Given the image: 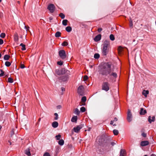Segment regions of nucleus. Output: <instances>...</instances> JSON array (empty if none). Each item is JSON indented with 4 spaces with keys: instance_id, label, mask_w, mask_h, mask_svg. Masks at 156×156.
Here are the masks:
<instances>
[{
    "instance_id": "1",
    "label": "nucleus",
    "mask_w": 156,
    "mask_h": 156,
    "mask_svg": "<svg viewBox=\"0 0 156 156\" xmlns=\"http://www.w3.org/2000/svg\"><path fill=\"white\" fill-rule=\"evenodd\" d=\"M112 64L109 62H105L99 66L98 72L101 76L108 77H113L116 78L117 76L116 73L114 72V69L112 67Z\"/></svg>"
},
{
    "instance_id": "2",
    "label": "nucleus",
    "mask_w": 156,
    "mask_h": 156,
    "mask_svg": "<svg viewBox=\"0 0 156 156\" xmlns=\"http://www.w3.org/2000/svg\"><path fill=\"white\" fill-rule=\"evenodd\" d=\"M110 46L109 41L107 40H105L103 44V47L101 49V54L102 56H106L108 54Z\"/></svg>"
},
{
    "instance_id": "3",
    "label": "nucleus",
    "mask_w": 156,
    "mask_h": 156,
    "mask_svg": "<svg viewBox=\"0 0 156 156\" xmlns=\"http://www.w3.org/2000/svg\"><path fill=\"white\" fill-rule=\"evenodd\" d=\"M98 142L99 144L107 148V147L109 146V140L105 136H102L99 139Z\"/></svg>"
},
{
    "instance_id": "4",
    "label": "nucleus",
    "mask_w": 156,
    "mask_h": 156,
    "mask_svg": "<svg viewBox=\"0 0 156 156\" xmlns=\"http://www.w3.org/2000/svg\"><path fill=\"white\" fill-rule=\"evenodd\" d=\"M110 84L107 82H104L101 85L102 90L108 91L109 90Z\"/></svg>"
},
{
    "instance_id": "5",
    "label": "nucleus",
    "mask_w": 156,
    "mask_h": 156,
    "mask_svg": "<svg viewBox=\"0 0 156 156\" xmlns=\"http://www.w3.org/2000/svg\"><path fill=\"white\" fill-rule=\"evenodd\" d=\"M59 55L60 57L63 59H64L66 58V56L65 51L64 50L59 51Z\"/></svg>"
},
{
    "instance_id": "6",
    "label": "nucleus",
    "mask_w": 156,
    "mask_h": 156,
    "mask_svg": "<svg viewBox=\"0 0 156 156\" xmlns=\"http://www.w3.org/2000/svg\"><path fill=\"white\" fill-rule=\"evenodd\" d=\"M84 126V124H81L80 125L77 126L76 127H74L73 129L75 133H78L80 129Z\"/></svg>"
},
{
    "instance_id": "7",
    "label": "nucleus",
    "mask_w": 156,
    "mask_h": 156,
    "mask_svg": "<svg viewBox=\"0 0 156 156\" xmlns=\"http://www.w3.org/2000/svg\"><path fill=\"white\" fill-rule=\"evenodd\" d=\"M132 114L131 112V110L128 109L127 114V119L128 122H130L132 120Z\"/></svg>"
},
{
    "instance_id": "8",
    "label": "nucleus",
    "mask_w": 156,
    "mask_h": 156,
    "mask_svg": "<svg viewBox=\"0 0 156 156\" xmlns=\"http://www.w3.org/2000/svg\"><path fill=\"white\" fill-rule=\"evenodd\" d=\"M83 87L81 85L79 86L77 89L78 93L80 95H82L83 91Z\"/></svg>"
},
{
    "instance_id": "9",
    "label": "nucleus",
    "mask_w": 156,
    "mask_h": 156,
    "mask_svg": "<svg viewBox=\"0 0 156 156\" xmlns=\"http://www.w3.org/2000/svg\"><path fill=\"white\" fill-rule=\"evenodd\" d=\"M55 9V5L52 4H49V12L51 13H53Z\"/></svg>"
},
{
    "instance_id": "10",
    "label": "nucleus",
    "mask_w": 156,
    "mask_h": 156,
    "mask_svg": "<svg viewBox=\"0 0 156 156\" xmlns=\"http://www.w3.org/2000/svg\"><path fill=\"white\" fill-rule=\"evenodd\" d=\"M68 75H65L61 76L60 77V80L65 82L68 80Z\"/></svg>"
},
{
    "instance_id": "11",
    "label": "nucleus",
    "mask_w": 156,
    "mask_h": 156,
    "mask_svg": "<svg viewBox=\"0 0 156 156\" xmlns=\"http://www.w3.org/2000/svg\"><path fill=\"white\" fill-rule=\"evenodd\" d=\"M149 142L148 141H142L140 142V145L142 147H144L148 145Z\"/></svg>"
},
{
    "instance_id": "12",
    "label": "nucleus",
    "mask_w": 156,
    "mask_h": 156,
    "mask_svg": "<svg viewBox=\"0 0 156 156\" xmlns=\"http://www.w3.org/2000/svg\"><path fill=\"white\" fill-rule=\"evenodd\" d=\"M119 156H126V153L125 150L123 149H121Z\"/></svg>"
},
{
    "instance_id": "13",
    "label": "nucleus",
    "mask_w": 156,
    "mask_h": 156,
    "mask_svg": "<svg viewBox=\"0 0 156 156\" xmlns=\"http://www.w3.org/2000/svg\"><path fill=\"white\" fill-rule=\"evenodd\" d=\"M101 38V35L100 34H98L94 38V40L95 41H100Z\"/></svg>"
},
{
    "instance_id": "14",
    "label": "nucleus",
    "mask_w": 156,
    "mask_h": 156,
    "mask_svg": "<svg viewBox=\"0 0 156 156\" xmlns=\"http://www.w3.org/2000/svg\"><path fill=\"white\" fill-rule=\"evenodd\" d=\"M30 150L29 148L26 149L25 151V154L27 155L28 156H30L31 154L30 152Z\"/></svg>"
},
{
    "instance_id": "15",
    "label": "nucleus",
    "mask_w": 156,
    "mask_h": 156,
    "mask_svg": "<svg viewBox=\"0 0 156 156\" xmlns=\"http://www.w3.org/2000/svg\"><path fill=\"white\" fill-rule=\"evenodd\" d=\"M87 99L85 96L83 97L81 99V102L83 103L81 105H85V102L86 101Z\"/></svg>"
},
{
    "instance_id": "16",
    "label": "nucleus",
    "mask_w": 156,
    "mask_h": 156,
    "mask_svg": "<svg viewBox=\"0 0 156 156\" xmlns=\"http://www.w3.org/2000/svg\"><path fill=\"white\" fill-rule=\"evenodd\" d=\"M51 125L53 128H56L58 126V123L57 122L54 121L52 123Z\"/></svg>"
},
{
    "instance_id": "17",
    "label": "nucleus",
    "mask_w": 156,
    "mask_h": 156,
    "mask_svg": "<svg viewBox=\"0 0 156 156\" xmlns=\"http://www.w3.org/2000/svg\"><path fill=\"white\" fill-rule=\"evenodd\" d=\"M147 111L146 110L144 109L143 108H141L140 109V115H144L146 113Z\"/></svg>"
},
{
    "instance_id": "18",
    "label": "nucleus",
    "mask_w": 156,
    "mask_h": 156,
    "mask_svg": "<svg viewBox=\"0 0 156 156\" xmlns=\"http://www.w3.org/2000/svg\"><path fill=\"white\" fill-rule=\"evenodd\" d=\"M151 116H150L148 117V121L150 123H151L152 122H154L155 121V116H153L152 118V119H151Z\"/></svg>"
},
{
    "instance_id": "19",
    "label": "nucleus",
    "mask_w": 156,
    "mask_h": 156,
    "mask_svg": "<svg viewBox=\"0 0 156 156\" xmlns=\"http://www.w3.org/2000/svg\"><path fill=\"white\" fill-rule=\"evenodd\" d=\"M77 117L76 116H73L71 119V121L73 122H76L77 121Z\"/></svg>"
},
{
    "instance_id": "20",
    "label": "nucleus",
    "mask_w": 156,
    "mask_h": 156,
    "mask_svg": "<svg viewBox=\"0 0 156 156\" xmlns=\"http://www.w3.org/2000/svg\"><path fill=\"white\" fill-rule=\"evenodd\" d=\"M149 94V91L148 90H144L142 92V94L144 95L145 97H147V94Z\"/></svg>"
},
{
    "instance_id": "21",
    "label": "nucleus",
    "mask_w": 156,
    "mask_h": 156,
    "mask_svg": "<svg viewBox=\"0 0 156 156\" xmlns=\"http://www.w3.org/2000/svg\"><path fill=\"white\" fill-rule=\"evenodd\" d=\"M55 73L58 75H60L61 74V70H60L59 69H56L55 70Z\"/></svg>"
},
{
    "instance_id": "22",
    "label": "nucleus",
    "mask_w": 156,
    "mask_h": 156,
    "mask_svg": "<svg viewBox=\"0 0 156 156\" xmlns=\"http://www.w3.org/2000/svg\"><path fill=\"white\" fill-rule=\"evenodd\" d=\"M66 31L68 32H70L72 30V28L70 26H68L66 28Z\"/></svg>"
},
{
    "instance_id": "23",
    "label": "nucleus",
    "mask_w": 156,
    "mask_h": 156,
    "mask_svg": "<svg viewBox=\"0 0 156 156\" xmlns=\"http://www.w3.org/2000/svg\"><path fill=\"white\" fill-rule=\"evenodd\" d=\"M64 141L62 139L60 140L58 142V144L61 146L64 144Z\"/></svg>"
},
{
    "instance_id": "24",
    "label": "nucleus",
    "mask_w": 156,
    "mask_h": 156,
    "mask_svg": "<svg viewBox=\"0 0 156 156\" xmlns=\"http://www.w3.org/2000/svg\"><path fill=\"white\" fill-rule=\"evenodd\" d=\"M74 113L75 114L78 115H79V114L80 113V112L79 111V109L78 108H76L75 109V111L74 112Z\"/></svg>"
},
{
    "instance_id": "25",
    "label": "nucleus",
    "mask_w": 156,
    "mask_h": 156,
    "mask_svg": "<svg viewBox=\"0 0 156 156\" xmlns=\"http://www.w3.org/2000/svg\"><path fill=\"white\" fill-rule=\"evenodd\" d=\"M61 35V33L59 31H57L55 34V37H60Z\"/></svg>"
},
{
    "instance_id": "26",
    "label": "nucleus",
    "mask_w": 156,
    "mask_h": 156,
    "mask_svg": "<svg viewBox=\"0 0 156 156\" xmlns=\"http://www.w3.org/2000/svg\"><path fill=\"white\" fill-rule=\"evenodd\" d=\"M68 20H64L62 21V23L64 26H66L67 25V22Z\"/></svg>"
},
{
    "instance_id": "27",
    "label": "nucleus",
    "mask_w": 156,
    "mask_h": 156,
    "mask_svg": "<svg viewBox=\"0 0 156 156\" xmlns=\"http://www.w3.org/2000/svg\"><path fill=\"white\" fill-rule=\"evenodd\" d=\"M10 57V56L8 55H5L4 57V58L5 60H8L9 59Z\"/></svg>"
},
{
    "instance_id": "28",
    "label": "nucleus",
    "mask_w": 156,
    "mask_h": 156,
    "mask_svg": "<svg viewBox=\"0 0 156 156\" xmlns=\"http://www.w3.org/2000/svg\"><path fill=\"white\" fill-rule=\"evenodd\" d=\"M100 57V55L98 53H95L94 55V57L95 59H98Z\"/></svg>"
},
{
    "instance_id": "29",
    "label": "nucleus",
    "mask_w": 156,
    "mask_h": 156,
    "mask_svg": "<svg viewBox=\"0 0 156 156\" xmlns=\"http://www.w3.org/2000/svg\"><path fill=\"white\" fill-rule=\"evenodd\" d=\"M113 133L115 135H117L119 134V131L117 129H114L113 130Z\"/></svg>"
},
{
    "instance_id": "30",
    "label": "nucleus",
    "mask_w": 156,
    "mask_h": 156,
    "mask_svg": "<svg viewBox=\"0 0 156 156\" xmlns=\"http://www.w3.org/2000/svg\"><path fill=\"white\" fill-rule=\"evenodd\" d=\"M109 37H110V39L112 41H113L115 39L114 35L112 34H111L110 35Z\"/></svg>"
},
{
    "instance_id": "31",
    "label": "nucleus",
    "mask_w": 156,
    "mask_h": 156,
    "mask_svg": "<svg viewBox=\"0 0 156 156\" xmlns=\"http://www.w3.org/2000/svg\"><path fill=\"white\" fill-rule=\"evenodd\" d=\"M54 115L55 116V118H54V119L55 120H57L58 119V114L56 113H54Z\"/></svg>"
},
{
    "instance_id": "32",
    "label": "nucleus",
    "mask_w": 156,
    "mask_h": 156,
    "mask_svg": "<svg viewBox=\"0 0 156 156\" xmlns=\"http://www.w3.org/2000/svg\"><path fill=\"white\" fill-rule=\"evenodd\" d=\"M20 46L22 47V48H21L22 50H26L25 45L24 44L21 43L20 44Z\"/></svg>"
},
{
    "instance_id": "33",
    "label": "nucleus",
    "mask_w": 156,
    "mask_h": 156,
    "mask_svg": "<svg viewBox=\"0 0 156 156\" xmlns=\"http://www.w3.org/2000/svg\"><path fill=\"white\" fill-rule=\"evenodd\" d=\"M7 81L9 83H12L13 82V80L12 78L11 77H9Z\"/></svg>"
},
{
    "instance_id": "34",
    "label": "nucleus",
    "mask_w": 156,
    "mask_h": 156,
    "mask_svg": "<svg viewBox=\"0 0 156 156\" xmlns=\"http://www.w3.org/2000/svg\"><path fill=\"white\" fill-rule=\"evenodd\" d=\"M80 110L82 112H85L86 108L84 107H82L80 108Z\"/></svg>"
},
{
    "instance_id": "35",
    "label": "nucleus",
    "mask_w": 156,
    "mask_h": 156,
    "mask_svg": "<svg viewBox=\"0 0 156 156\" xmlns=\"http://www.w3.org/2000/svg\"><path fill=\"white\" fill-rule=\"evenodd\" d=\"M59 16L61 17L62 19H63L65 17V15L63 13H61L59 14Z\"/></svg>"
},
{
    "instance_id": "36",
    "label": "nucleus",
    "mask_w": 156,
    "mask_h": 156,
    "mask_svg": "<svg viewBox=\"0 0 156 156\" xmlns=\"http://www.w3.org/2000/svg\"><path fill=\"white\" fill-rule=\"evenodd\" d=\"M68 44V43L66 41H64L63 42V43L62 44V45L63 46H66Z\"/></svg>"
},
{
    "instance_id": "37",
    "label": "nucleus",
    "mask_w": 156,
    "mask_h": 156,
    "mask_svg": "<svg viewBox=\"0 0 156 156\" xmlns=\"http://www.w3.org/2000/svg\"><path fill=\"white\" fill-rule=\"evenodd\" d=\"M5 65L6 66L9 67L11 65V63L9 62L6 61L5 62Z\"/></svg>"
},
{
    "instance_id": "38",
    "label": "nucleus",
    "mask_w": 156,
    "mask_h": 156,
    "mask_svg": "<svg viewBox=\"0 0 156 156\" xmlns=\"http://www.w3.org/2000/svg\"><path fill=\"white\" fill-rule=\"evenodd\" d=\"M61 74H62L65 73H66V71L65 69H62L61 70Z\"/></svg>"
},
{
    "instance_id": "39",
    "label": "nucleus",
    "mask_w": 156,
    "mask_h": 156,
    "mask_svg": "<svg viewBox=\"0 0 156 156\" xmlns=\"http://www.w3.org/2000/svg\"><path fill=\"white\" fill-rule=\"evenodd\" d=\"M57 64L59 66H62L63 64V62L61 61H58L57 62Z\"/></svg>"
},
{
    "instance_id": "40",
    "label": "nucleus",
    "mask_w": 156,
    "mask_h": 156,
    "mask_svg": "<svg viewBox=\"0 0 156 156\" xmlns=\"http://www.w3.org/2000/svg\"><path fill=\"white\" fill-rule=\"evenodd\" d=\"M88 77L87 75H85L83 76V80L84 81H86L88 79Z\"/></svg>"
},
{
    "instance_id": "41",
    "label": "nucleus",
    "mask_w": 156,
    "mask_h": 156,
    "mask_svg": "<svg viewBox=\"0 0 156 156\" xmlns=\"http://www.w3.org/2000/svg\"><path fill=\"white\" fill-rule=\"evenodd\" d=\"M122 50V48L121 46H119L118 48L119 53L121 52Z\"/></svg>"
},
{
    "instance_id": "42",
    "label": "nucleus",
    "mask_w": 156,
    "mask_h": 156,
    "mask_svg": "<svg viewBox=\"0 0 156 156\" xmlns=\"http://www.w3.org/2000/svg\"><path fill=\"white\" fill-rule=\"evenodd\" d=\"M5 36V34L4 33H2L1 34L0 36L2 38H4Z\"/></svg>"
},
{
    "instance_id": "43",
    "label": "nucleus",
    "mask_w": 156,
    "mask_h": 156,
    "mask_svg": "<svg viewBox=\"0 0 156 156\" xmlns=\"http://www.w3.org/2000/svg\"><path fill=\"white\" fill-rule=\"evenodd\" d=\"M56 138V139L58 140H60V139L61 137V135L60 134H58V135H56L55 136Z\"/></svg>"
},
{
    "instance_id": "44",
    "label": "nucleus",
    "mask_w": 156,
    "mask_h": 156,
    "mask_svg": "<svg viewBox=\"0 0 156 156\" xmlns=\"http://www.w3.org/2000/svg\"><path fill=\"white\" fill-rule=\"evenodd\" d=\"M103 152V150L102 149H101L98 151V153H99V154H102Z\"/></svg>"
},
{
    "instance_id": "45",
    "label": "nucleus",
    "mask_w": 156,
    "mask_h": 156,
    "mask_svg": "<svg viewBox=\"0 0 156 156\" xmlns=\"http://www.w3.org/2000/svg\"><path fill=\"white\" fill-rule=\"evenodd\" d=\"M4 75V72L1 69H0V76H2Z\"/></svg>"
},
{
    "instance_id": "46",
    "label": "nucleus",
    "mask_w": 156,
    "mask_h": 156,
    "mask_svg": "<svg viewBox=\"0 0 156 156\" xmlns=\"http://www.w3.org/2000/svg\"><path fill=\"white\" fill-rule=\"evenodd\" d=\"M141 135L143 137H145L147 136L146 133H145L144 132H143V133H142L141 134Z\"/></svg>"
},
{
    "instance_id": "47",
    "label": "nucleus",
    "mask_w": 156,
    "mask_h": 156,
    "mask_svg": "<svg viewBox=\"0 0 156 156\" xmlns=\"http://www.w3.org/2000/svg\"><path fill=\"white\" fill-rule=\"evenodd\" d=\"M133 26V23L132 21L131 20H130V24L129 26L130 27H132Z\"/></svg>"
},
{
    "instance_id": "48",
    "label": "nucleus",
    "mask_w": 156,
    "mask_h": 156,
    "mask_svg": "<svg viewBox=\"0 0 156 156\" xmlns=\"http://www.w3.org/2000/svg\"><path fill=\"white\" fill-rule=\"evenodd\" d=\"M62 107V106L61 105H58L56 107V108L57 109H60Z\"/></svg>"
},
{
    "instance_id": "49",
    "label": "nucleus",
    "mask_w": 156,
    "mask_h": 156,
    "mask_svg": "<svg viewBox=\"0 0 156 156\" xmlns=\"http://www.w3.org/2000/svg\"><path fill=\"white\" fill-rule=\"evenodd\" d=\"M102 30V29L101 28H99L98 29V31L99 33L101 32Z\"/></svg>"
},
{
    "instance_id": "50",
    "label": "nucleus",
    "mask_w": 156,
    "mask_h": 156,
    "mask_svg": "<svg viewBox=\"0 0 156 156\" xmlns=\"http://www.w3.org/2000/svg\"><path fill=\"white\" fill-rule=\"evenodd\" d=\"M43 156H49V153L48 152H46L44 154Z\"/></svg>"
},
{
    "instance_id": "51",
    "label": "nucleus",
    "mask_w": 156,
    "mask_h": 156,
    "mask_svg": "<svg viewBox=\"0 0 156 156\" xmlns=\"http://www.w3.org/2000/svg\"><path fill=\"white\" fill-rule=\"evenodd\" d=\"M3 43V40L1 39H0V44H2Z\"/></svg>"
},
{
    "instance_id": "52",
    "label": "nucleus",
    "mask_w": 156,
    "mask_h": 156,
    "mask_svg": "<svg viewBox=\"0 0 156 156\" xmlns=\"http://www.w3.org/2000/svg\"><path fill=\"white\" fill-rule=\"evenodd\" d=\"M25 28L27 29V30L29 31V27L28 26H25Z\"/></svg>"
},
{
    "instance_id": "53",
    "label": "nucleus",
    "mask_w": 156,
    "mask_h": 156,
    "mask_svg": "<svg viewBox=\"0 0 156 156\" xmlns=\"http://www.w3.org/2000/svg\"><path fill=\"white\" fill-rule=\"evenodd\" d=\"M14 39L15 41H18V37L17 36H15Z\"/></svg>"
},
{
    "instance_id": "54",
    "label": "nucleus",
    "mask_w": 156,
    "mask_h": 156,
    "mask_svg": "<svg viewBox=\"0 0 156 156\" xmlns=\"http://www.w3.org/2000/svg\"><path fill=\"white\" fill-rule=\"evenodd\" d=\"M111 144L112 146H114L116 144V143L114 142H112L111 143Z\"/></svg>"
},
{
    "instance_id": "55",
    "label": "nucleus",
    "mask_w": 156,
    "mask_h": 156,
    "mask_svg": "<svg viewBox=\"0 0 156 156\" xmlns=\"http://www.w3.org/2000/svg\"><path fill=\"white\" fill-rule=\"evenodd\" d=\"M11 134L12 135L14 134V129H12V130L11 131Z\"/></svg>"
},
{
    "instance_id": "56",
    "label": "nucleus",
    "mask_w": 156,
    "mask_h": 156,
    "mask_svg": "<svg viewBox=\"0 0 156 156\" xmlns=\"http://www.w3.org/2000/svg\"><path fill=\"white\" fill-rule=\"evenodd\" d=\"M25 67V66L23 64H22L21 65V68L22 69L24 68Z\"/></svg>"
},
{
    "instance_id": "57",
    "label": "nucleus",
    "mask_w": 156,
    "mask_h": 156,
    "mask_svg": "<svg viewBox=\"0 0 156 156\" xmlns=\"http://www.w3.org/2000/svg\"><path fill=\"white\" fill-rule=\"evenodd\" d=\"M61 90L62 91H64L65 90V88H64L63 87H61Z\"/></svg>"
},
{
    "instance_id": "58",
    "label": "nucleus",
    "mask_w": 156,
    "mask_h": 156,
    "mask_svg": "<svg viewBox=\"0 0 156 156\" xmlns=\"http://www.w3.org/2000/svg\"><path fill=\"white\" fill-rule=\"evenodd\" d=\"M118 120V119L117 118H114V120H113L114 121H116Z\"/></svg>"
},
{
    "instance_id": "59",
    "label": "nucleus",
    "mask_w": 156,
    "mask_h": 156,
    "mask_svg": "<svg viewBox=\"0 0 156 156\" xmlns=\"http://www.w3.org/2000/svg\"><path fill=\"white\" fill-rule=\"evenodd\" d=\"M114 121H111L110 124L111 125H112Z\"/></svg>"
},
{
    "instance_id": "60",
    "label": "nucleus",
    "mask_w": 156,
    "mask_h": 156,
    "mask_svg": "<svg viewBox=\"0 0 156 156\" xmlns=\"http://www.w3.org/2000/svg\"><path fill=\"white\" fill-rule=\"evenodd\" d=\"M113 126H116V125L115 124H113Z\"/></svg>"
},
{
    "instance_id": "61",
    "label": "nucleus",
    "mask_w": 156,
    "mask_h": 156,
    "mask_svg": "<svg viewBox=\"0 0 156 156\" xmlns=\"http://www.w3.org/2000/svg\"><path fill=\"white\" fill-rule=\"evenodd\" d=\"M47 9H49V5H48L47 6Z\"/></svg>"
},
{
    "instance_id": "62",
    "label": "nucleus",
    "mask_w": 156,
    "mask_h": 156,
    "mask_svg": "<svg viewBox=\"0 0 156 156\" xmlns=\"http://www.w3.org/2000/svg\"><path fill=\"white\" fill-rule=\"evenodd\" d=\"M154 154H151V156H154Z\"/></svg>"
},
{
    "instance_id": "63",
    "label": "nucleus",
    "mask_w": 156,
    "mask_h": 156,
    "mask_svg": "<svg viewBox=\"0 0 156 156\" xmlns=\"http://www.w3.org/2000/svg\"><path fill=\"white\" fill-rule=\"evenodd\" d=\"M1 128H2V126H0V130L1 129Z\"/></svg>"
},
{
    "instance_id": "64",
    "label": "nucleus",
    "mask_w": 156,
    "mask_h": 156,
    "mask_svg": "<svg viewBox=\"0 0 156 156\" xmlns=\"http://www.w3.org/2000/svg\"><path fill=\"white\" fill-rule=\"evenodd\" d=\"M52 19V18H49V20H51Z\"/></svg>"
}]
</instances>
